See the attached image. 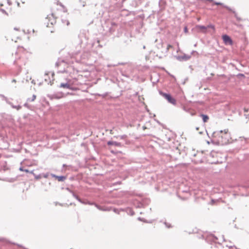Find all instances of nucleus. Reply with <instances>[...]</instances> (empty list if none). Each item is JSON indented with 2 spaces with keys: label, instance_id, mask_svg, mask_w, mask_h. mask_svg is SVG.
I'll return each mask as SVG.
<instances>
[{
  "label": "nucleus",
  "instance_id": "obj_1",
  "mask_svg": "<svg viewBox=\"0 0 249 249\" xmlns=\"http://www.w3.org/2000/svg\"><path fill=\"white\" fill-rule=\"evenodd\" d=\"M214 137L217 143L221 145L227 144L231 141V135L228 129L220 131Z\"/></svg>",
  "mask_w": 249,
  "mask_h": 249
},
{
  "label": "nucleus",
  "instance_id": "obj_2",
  "mask_svg": "<svg viewBox=\"0 0 249 249\" xmlns=\"http://www.w3.org/2000/svg\"><path fill=\"white\" fill-rule=\"evenodd\" d=\"M18 57L17 58V61L18 60L23 65H26L30 60V54L23 50H19L17 52Z\"/></svg>",
  "mask_w": 249,
  "mask_h": 249
},
{
  "label": "nucleus",
  "instance_id": "obj_3",
  "mask_svg": "<svg viewBox=\"0 0 249 249\" xmlns=\"http://www.w3.org/2000/svg\"><path fill=\"white\" fill-rule=\"evenodd\" d=\"M64 7L60 4L57 3L52 7V15L53 17L57 18V15L63 11Z\"/></svg>",
  "mask_w": 249,
  "mask_h": 249
},
{
  "label": "nucleus",
  "instance_id": "obj_4",
  "mask_svg": "<svg viewBox=\"0 0 249 249\" xmlns=\"http://www.w3.org/2000/svg\"><path fill=\"white\" fill-rule=\"evenodd\" d=\"M160 95L163 97L166 100H167L169 103L173 105H176L177 101L175 99V98H174L173 97L171 96V95H170V94L163 92L162 91H160Z\"/></svg>",
  "mask_w": 249,
  "mask_h": 249
},
{
  "label": "nucleus",
  "instance_id": "obj_5",
  "mask_svg": "<svg viewBox=\"0 0 249 249\" xmlns=\"http://www.w3.org/2000/svg\"><path fill=\"white\" fill-rule=\"evenodd\" d=\"M223 40L226 44L232 45L233 42L230 37L227 35L222 36Z\"/></svg>",
  "mask_w": 249,
  "mask_h": 249
},
{
  "label": "nucleus",
  "instance_id": "obj_6",
  "mask_svg": "<svg viewBox=\"0 0 249 249\" xmlns=\"http://www.w3.org/2000/svg\"><path fill=\"white\" fill-rule=\"evenodd\" d=\"M196 28L199 31H201L202 32H205L207 29V28L204 26L202 25H196Z\"/></svg>",
  "mask_w": 249,
  "mask_h": 249
},
{
  "label": "nucleus",
  "instance_id": "obj_7",
  "mask_svg": "<svg viewBox=\"0 0 249 249\" xmlns=\"http://www.w3.org/2000/svg\"><path fill=\"white\" fill-rule=\"evenodd\" d=\"M201 117H202L203 121L204 123L207 122L209 119V117L207 115L204 114H201Z\"/></svg>",
  "mask_w": 249,
  "mask_h": 249
},
{
  "label": "nucleus",
  "instance_id": "obj_8",
  "mask_svg": "<svg viewBox=\"0 0 249 249\" xmlns=\"http://www.w3.org/2000/svg\"><path fill=\"white\" fill-rule=\"evenodd\" d=\"M60 87L61 88H63L70 89V85L68 83H65V84L62 83V84H61Z\"/></svg>",
  "mask_w": 249,
  "mask_h": 249
},
{
  "label": "nucleus",
  "instance_id": "obj_9",
  "mask_svg": "<svg viewBox=\"0 0 249 249\" xmlns=\"http://www.w3.org/2000/svg\"><path fill=\"white\" fill-rule=\"evenodd\" d=\"M59 181H63L65 179V178L63 176H54Z\"/></svg>",
  "mask_w": 249,
  "mask_h": 249
},
{
  "label": "nucleus",
  "instance_id": "obj_10",
  "mask_svg": "<svg viewBox=\"0 0 249 249\" xmlns=\"http://www.w3.org/2000/svg\"><path fill=\"white\" fill-rule=\"evenodd\" d=\"M36 98V95H33L31 97L29 98L28 100L29 102H33V101H35Z\"/></svg>",
  "mask_w": 249,
  "mask_h": 249
},
{
  "label": "nucleus",
  "instance_id": "obj_11",
  "mask_svg": "<svg viewBox=\"0 0 249 249\" xmlns=\"http://www.w3.org/2000/svg\"><path fill=\"white\" fill-rule=\"evenodd\" d=\"M173 48V46L170 44H168L166 48L167 52L170 49Z\"/></svg>",
  "mask_w": 249,
  "mask_h": 249
},
{
  "label": "nucleus",
  "instance_id": "obj_12",
  "mask_svg": "<svg viewBox=\"0 0 249 249\" xmlns=\"http://www.w3.org/2000/svg\"><path fill=\"white\" fill-rule=\"evenodd\" d=\"M219 249H230V248L227 246L224 247L220 245V248Z\"/></svg>",
  "mask_w": 249,
  "mask_h": 249
},
{
  "label": "nucleus",
  "instance_id": "obj_13",
  "mask_svg": "<svg viewBox=\"0 0 249 249\" xmlns=\"http://www.w3.org/2000/svg\"><path fill=\"white\" fill-rule=\"evenodd\" d=\"M179 165L181 167H187L188 164L187 163H181Z\"/></svg>",
  "mask_w": 249,
  "mask_h": 249
},
{
  "label": "nucleus",
  "instance_id": "obj_14",
  "mask_svg": "<svg viewBox=\"0 0 249 249\" xmlns=\"http://www.w3.org/2000/svg\"><path fill=\"white\" fill-rule=\"evenodd\" d=\"M213 162L214 163H218L222 162V161L221 160H216L213 161Z\"/></svg>",
  "mask_w": 249,
  "mask_h": 249
},
{
  "label": "nucleus",
  "instance_id": "obj_15",
  "mask_svg": "<svg viewBox=\"0 0 249 249\" xmlns=\"http://www.w3.org/2000/svg\"><path fill=\"white\" fill-rule=\"evenodd\" d=\"M212 155H213V156L214 155H215V156H218V155H219V154H218V153H215V152H212Z\"/></svg>",
  "mask_w": 249,
  "mask_h": 249
},
{
  "label": "nucleus",
  "instance_id": "obj_16",
  "mask_svg": "<svg viewBox=\"0 0 249 249\" xmlns=\"http://www.w3.org/2000/svg\"><path fill=\"white\" fill-rule=\"evenodd\" d=\"M214 4H215V5H222V3H220V2H215V3H214Z\"/></svg>",
  "mask_w": 249,
  "mask_h": 249
},
{
  "label": "nucleus",
  "instance_id": "obj_17",
  "mask_svg": "<svg viewBox=\"0 0 249 249\" xmlns=\"http://www.w3.org/2000/svg\"><path fill=\"white\" fill-rule=\"evenodd\" d=\"M184 31H185V32H187V27H185V28H184Z\"/></svg>",
  "mask_w": 249,
  "mask_h": 249
},
{
  "label": "nucleus",
  "instance_id": "obj_18",
  "mask_svg": "<svg viewBox=\"0 0 249 249\" xmlns=\"http://www.w3.org/2000/svg\"><path fill=\"white\" fill-rule=\"evenodd\" d=\"M13 82H16V80H14H14H13Z\"/></svg>",
  "mask_w": 249,
  "mask_h": 249
},
{
  "label": "nucleus",
  "instance_id": "obj_19",
  "mask_svg": "<svg viewBox=\"0 0 249 249\" xmlns=\"http://www.w3.org/2000/svg\"><path fill=\"white\" fill-rule=\"evenodd\" d=\"M25 171L26 172H28V170H25Z\"/></svg>",
  "mask_w": 249,
  "mask_h": 249
},
{
  "label": "nucleus",
  "instance_id": "obj_20",
  "mask_svg": "<svg viewBox=\"0 0 249 249\" xmlns=\"http://www.w3.org/2000/svg\"><path fill=\"white\" fill-rule=\"evenodd\" d=\"M108 144H111V142H108Z\"/></svg>",
  "mask_w": 249,
  "mask_h": 249
}]
</instances>
